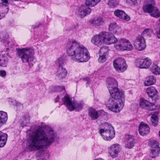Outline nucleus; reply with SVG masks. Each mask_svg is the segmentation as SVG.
<instances>
[{"instance_id": "4be33fe9", "label": "nucleus", "mask_w": 160, "mask_h": 160, "mask_svg": "<svg viewBox=\"0 0 160 160\" xmlns=\"http://www.w3.org/2000/svg\"><path fill=\"white\" fill-rule=\"evenodd\" d=\"M146 92L149 97L152 99L155 100L154 98L157 95L158 92L154 87L152 86L148 87L146 90Z\"/></svg>"}, {"instance_id": "4468645a", "label": "nucleus", "mask_w": 160, "mask_h": 160, "mask_svg": "<svg viewBox=\"0 0 160 160\" xmlns=\"http://www.w3.org/2000/svg\"><path fill=\"white\" fill-rule=\"evenodd\" d=\"M120 151L119 145L117 144H112L108 148V152L112 158L116 157Z\"/></svg>"}, {"instance_id": "9b49d317", "label": "nucleus", "mask_w": 160, "mask_h": 160, "mask_svg": "<svg viewBox=\"0 0 160 160\" xmlns=\"http://www.w3.org/2000/svg\"><path fill=\"white\" fill-rule=\"evenodd\" d=\"M62 101L63 104L67 107L69 111H71L74 110V102L72 101L71 99L68 95H66L65 96L62 98Z\"/></svg>"}, {"instance_id": "dca6fc26", "label": "nucleus", "mask_w": 160, "mask_h": 160, "mask_svg": "<svg viewBox=\"0 0 160 160\" xmlns=\"http://www.w3.org/2000/svg\"><path fill=\"white\" fill-rule=\"evenodd\" d=\"M89 7L86 5H83L80 7L78 10L79 14L81 17H84L91 13V10Z\"/></svg>"}, {"instance_id": "1a4fd4ad", "label": "nucleus", "mask_w": 160, "mask_h": 160, "mask_svg": "<svg viewBox=\"0 0 160 160\" xmlns=\"http://www.w3.org/2000/svg\"><path fill=\"white\" fill-rule=\"evenodd\" d=\"M134 45L136 48L139 51H142L146 47L144 38L141 36L138 37L134 41Z\"/></svg>"}, {"instance_id": "c03bdc74", "label": "nucleus", "mask_w": 160, "mask_h": 160, "mask_svg": "<svg viewBox=\"0 0 160 160\" xmlns=\"http://www.w3.org/2000/svg\"><path fill=\"white\" fill-rule=\"evenodd\" d=\"M6 72L4 70L0 71V76L2 77H5L6 75Z\"/></svg>"}, {"instance_id": "603ef678", "label": "nucleus", "mask_w": 160, "mask_h": 160, "mask_svg": "<svg viewBox=\"0 0 160 160\" xmlns=\"http://www.w3.org/2000/svg\"><path fill=\"white\" fill-rule=\"evenodd\" d=\"M159 135L160 137V131H159Z\"/></svg>"}, {"instance_id": "ddd939ff", "label": "nucleus", "mask_w": 160, "mask_h": 160, "mask_svg": "<svg viewBox=\"0 0 160 160\" xmlns=\"http://www.w3.org/2000/svg\"><path fill=\"white\" fill-rule=\"evenodd\" d=\"M136 143V140L132 135H128L127 136L125 141V147L131 149L134 147Z\"/></svg>"}, {"instance_id": "0eeeda50", "label": "nucleus", "mask_w": 160, "mask_h": 160, "mask_svg": "<svg viewBox=\"0 0 160 160\" xmlns=\"http://www.w3.org/2000/svg\"><path fill=\"white\" fill-rule=\"evenodd\" d=\"M101 32L103 43L111 44L114 43L116 41V38L112 34L109 32Z\"/></svg>"}, {"instance_id": "473e14b6", "label": "nucleus", "mask_w": 160, "mask_h": 160, "mask_svg": "<svg viewBox=\"0 0 160 160\" xmlns=\"http://www.w3.org/2000/svg\"><path fill=\"white\" fill-rule=\"evenodd\" d=\"M150 70L152 73L155 75L160 74V68L156 65H153Z\"/></svg>"}, {"instance_id": "c756f323", "label": "nucleus", "mask_w": 160, "mask_h": 160, "mask_svg": "<svg viewBox=\"0 0 160 160\" xmlns=\"http://www.w3.org/2000/svg\"><path fill=\"white\" fill-rule=\"evenodd\" d=\"M149 14L151 16L155 18L160 17V11L156 7L155 8H154L153 10Z\"/></svg>"}, {"instance_id": "09e8293b", "label": "nucleus", "mask_w": 160, "mask_h": 160, "mask_svg": "<svg viewBox=\"0 0 160 160\" xmlns=\"http://www.w3.org/2000/svg\"><path fill=\"white\" fill-rule=\"evenodd\" d=\"M133 4H135L137 2V0H131Z\"/></svg>"}, {"instance_id": "f3484780", "label": "nucleus", "mask_w": 160, "mask_h": 160, "mask_svg": "<svg viewBox=\"0 0 160 160\" xmlns=\"http://www.w3.org/2000/svg\"><path fill=\"white\" fill-rule=\"evenodd\" d=\"M114 15L119 18L123 19L126 21H129L130 18L123 10L119 9L116 10L114 12Z\"/></svg>"}, {"instance_id": "f8f14e48", "label": "nucleus", "mask_w": 160, "mask_h": 160, "mask_svg": "<svg viewBox=\"0 0 160 160\" xmlns=\"http://www.w3.org/2000/svg\"><path fill=\"white\" fill-rule=\"evenodd\" d=\"M145 4L143 7V11L145 12L150 13L153 10L155 6V2L154 0H145Z\"/></svg>"}, {"instance_id": "c85d7f7f", "label": "nucleus", "mask_w": 160, "mask_h": 160, "mask_svg": "<svg viewBox=\"0 0 160 160\" xmlns=\"http://www.w3.org/2000/svg\"><path fill=\"white\" fill-rule=\"evenodd\" d=\"M101 0H86L85 5L87 6L93 7L97 5Z\"/></svg>"}, {"instance_id": "a18cd8bd", "label": "nucleus", "mask_w": 160, "mask_h": 160, "mask_svg": "<svg viewBox=\"0 0 160 160\" xmlns=\"http://www.w3.org/2000/svg\"><path fill=\"white\" fill-rule=\"evenodd\" d=\"M157 35L158 37L159 38H160V27L158 30H157Z\"/></svg>"}, {"instance_id": "4c0bfd02", "label": "nucleus", "mask_w": 160, "mask_h": 160, "mask_svg": "<svg viewBox=\"0 0 160 160\" xmlns=\"http://www.w3.org/2000/svg\"><path fill=\"white\" fill-rule=\"evenodd\" d=\"M2 42L3 43L8 44L9 43L8 39V35L7 33H4L2 34Z\"/></svg>"}, {"instance_id": "ea45409f", "label": "nucleus", "mask_w": 160, "mask_h": 160, "mask_svg": "<svg viewBox=\"0 0 160 160\" xmlns=\"http://www.w3.org/2000/svg\"><path fill=\"white\" fill-rule=\"evenodd\" d=\"M56 63L58 65V67H62L64 63V59L63 57H60L56 61Z\"/></svg>"}, {"instance_id": "f03ea898", "label": "nucleus", "mask_w": 160, "mask_h": 160, "mask_svg": "<svg viewBox=\"0 0 160 160\" xmlns=\"http://www.w3.org/2000/svg\"><path fill=\"white\" fill-rule=\"evenodd\" d=\"M55 136L52 129L49 128L46 133L42 128L38 129L28 138L26 148L30 151L47 148L54 141Z\"/></svg>"}, {"instance_id": "c9c22d12", "label": "nucleus", "mask_w": 160, "mask_h": 160, "mask_svg": "<svg viewBox=\"0 0 160 160\" xmlns=\"http://www.w3.org/2000/svg\"><path fill=\"white\" fill-rule=\"evenodd\" d=\"M160 151L159 149L156 150L152 149L151 152L150 153V156L152 158H155L158 156L160 153Z\"/></svg>"}, {"instance_id": "bb28decb", "label": "nucleus", "mask_w": 160, "mask_h": 160, "mask_svg": "<svg viewBox=\"0 0 160 160\" xmlns=\"http://www.w3.org/2000/svg\"><path fill=\"white\" fill-rule=\"evenodd\" d=\"M8 115L7 113L2 111H0V126L1 123H4L7 120Z\"/></svg>"}, {"instance_id": "7ed1b4c3", "label": "nucleus", "mask_w": 160, "mask_h": 160, "mask_svg": "<svg viewBox=\"0 0 160 160\" xmlns=\"http://www.w3.org/2000/svg\"><path fill=\"white\" fill-rule=\"evenodd\" d=\"M67 53L72 57V59L78 62L88 61L90 58L87 49L75 40H72L67 43Z\"/></svg>"}, {"instance_id": "e433bc0d", "label": "nucleus", "mask_w": 160, "mask_h": 160, "mask_svg": "<svg viewBox=\"0 0 160 160\" xmlns=\"http://www.w3.org/2000/svg\"><path fill=\"white\" fill-rule=\"evenodd\" d=\"M108 50V48L107 47H102L100 48L99 50V54L106 56Z\"/></svg>"}, {"instance_id": "de8ad7c7", "label": "nucleus", "mask_w": 160, "mask_h": 160, "mask_svg": "<svg viewBox=\"0 0 160 160\" xmlns=\"http://www.w3.org/2000/svg\"><path fill=\"white\" fill-rule=\"evenodd\" d=\"M60 97L59 96H58L55 99V101L56 102L59 101Z\"/></svg>"}, {"instance_id": "20e7f679", "label": "nucleus", "mask_w": 160, "mask_h": 160, "mask_svg": "<svg viewBox=\"0 0 160 160\" xmlns=\"http://www.w3.org/2000/svg\"><path fill=\"white\" fill-rule=\"evenodd\" d=\"M34 50L28 48L20 49L18 51V54L23 63L28 62L29 66L31 67L36 62L34 57Z\"/></svg>"}, {"instance_id": "2f4dec72", "label": "nucleus", "mask_w": 160, "mask_h": 160, "mask_svg": "<svg viewBox=\"0 0 160 160\" xmlns=\"http://www.w3.org/2000/svg\"><path fill=\"white\" fill-rule=\"evenodd\" d=\"M119 3L118 0H108V4L109 8H113L116 7Z\"/></svg>"}, {"instance_id": "a211bd4d", "label": "nucleus", "mask_w": 160, "mask_h": 160, "mask_svg": "<svg viewBox=\"0 0 160 160\" xmlns=\"http://www.w3.org/2000/svg\"><path fill=\"white\" fill-rule=\"evenodd\" d=\"M67 74V71L65 68L62 67H58L56 72V75L59 80L64 78Z\"/></svg>"}, {"instance_id": "5701e85b", "label": "nucleus", "mask_w": 160, "mask_h": 160, "mask_svg": "<svg viewBox=\"0 0 160 160\" xmlns=\"http://www.w3.org/2000/svg\"><path fill=\"white\" fill-rule=\"evenodd\" d=\"M156 81V78L153 76H150L146 78L144 85L145 86H149L154 84Z\"/></svg>"}, {"instance_id": "49530a36", "label": "nucleus", "mask_w": 160, "mask_h": 160, "mask_svg": "<svg viewBox=\"0 0 160 160\" xmlns=\"http://www.w3.org/2000/svg\"><path fill=\"white\" fill-rule=\"evenodd\" d=\"M1 1L3 3H4L5 4H7L8 2V0H1Z\"/></svg>"}, {"instance_id": "864d4df0", "label": "nucleus", "mask_w": 160, "mask_h": 160, "mask_svg": "<svg viewBox=\"0 0 160 160\" xmlns=\"http://www.w3.org/2000/svg\"><path fill=\"white\" fill-rule=\"evenodd\" d=\"M2 54H0V58H1V56Z\"/></svg>"}, {"instance_id": "a878e982", "label": "nucleus", "mask_w": 160, "mask_h": 160, "mask_svg": "<svg viewBox=\"0 0 160 160\" xmlns=\"http://www.w3.org/2000/svg\"><path fill=\"white\" fill-rule=\"evenodd\" d=\"M92 22L93 25L98 26L104 23V20L101 17H96L92 19Z\"/></svg>"}, {"instance_id": "79ce46f5", "label": "nucleus", "mask_w": 160, "mask_h": 160, "mask_svg": "<svg viewBox=\"0 0 160 160\" xmlns=\"http://www.w3.org/2000/svg\"><path fill=\"white\" fill-rule=\"evenodd\" d=\"M99 57L98 59V61L100 63H103L105 62L106 58L105 55L99 54Z\"/></svg>"}, {"instance_id": "6ab92c4d", "label": "nucleus", "mask_w": 160, "mask_h": 160, "mask_svg": "<svg viewBox=\"0 0 160 160\" xmlns=\"http://www.w3.org/2000/svg\"><path fill=\"white\" fill-rule=\"evenodd\" d=\"M103 111L101 110L97 111L94 108H90L88 109V115L92 119L94 120L97 119Z\"/></svg>"}, {"instance_id": "b1692460", "label": "nucleus", "mask_w": 160, "mask_h": 160, "mask_svg": "<svg viewBox=\"0 0 160 160\" xmlns=\"http://www.w3.org/2000/svg\"><path fill=\"white\" fill-rule=\"evenodd\" d=\"M109 30L111 33L118 34L121 31V29L119 28L116 23H111L109 27Z\"/></svg>"}, {"instance_id": "412c9836", "label": "nucleus", "mask_w": 160, "mask_h": 160, "mask_svg": "<svg viewBox=\"0 0 160 160\" xmlns=\"http://www.w3.org/2000/svg\"><path fill=\"white\" fill-rule=\"evenodd\" d=\"M101 32L98 34L95 35L91 39V42L94 44L100 47L103 43Z\"/></svg>"}, {"instance_id": "3c124183", "label": "nucleus", "mask_w": 160, "mask_h": 160, "mask_svg": "<svg viewBox=\"0 0 160 160\" xmlns=\"http://www.w3.org/2000/svg\"><path fill=\"white\" fill-rule=\"evenodd\" d=\"M2 18V17L1 16V15L0 14V19H1Z\"/></svg>"}, {"instance_id": "393cba45", "label": "nucleus", "mask_w": 160, "mask_h": 160, "mask_svg": "<svg viewBox=\"0 0 160 160\" xmlns=\"http://www.w3.org/2000/svg\"><path fill=\"white\" fill-rule=\"evenodd\" d=\"M7 134L0 131V147H3L7 140Z\"/></svg>"}, {"instance_id": "2eb2a0df", "label": "nucleus", "mask_w": 160, "mask_h": 160, "mask_svg": "<svg viewBox=\"0 0 160 160\" xmlns=\"http://www.w3.org/2000/svg\"><path fill=\"white\" fill-rule=\"evenodd\" d=\"M150 128L148 125L143 122L140 123L139 127L140 134L144 136L149 132Z\"/></svg>"}, {"instance_id": "cd10ccee", "label": "nucleus", "mask_w": 160, "mask_h": 160, "mask_svg": "<svg viewBox=\"0 0 160 160\" xmlns=\"http://www.w3.org/2000/svg\"><path fill=\"white\" fill-rule=\"evenodd\" d=\"M8 62V58L2 55H1L0 58V66L6 67Z\"/></svg>"}, {"instance_id": "9d476101", "label": "nucleus", "mask_w": 160, "mask_h": 160, "mask_svg": "<svg viewBox=\"0 0 160 160\" xmlns=\"http://www.w3.org/2000/svg\"><path fill=\"white\" fill-rule=\"evenodd\" d=\"M152 63V60L149 58L144 59H138L136 60V66L140 68H148Z\"/></svg>"}, {"instance_id": "f257e3e1", "label": "nucleus", "mask_w": 160, "mask_h": 160, "mask_svg": "<svg viewBox=\"0 0 160 160\" xmlns=\"http://www.w3.org/2000/svg\"><path fill=\"white\" fill-rule=\"evenodd\" d=\"M106 85L111 95L106 102V107L115 112H119L124 106L125 96L124 92L119 90L116 80L109 77L106 81Z\"/></svg>"}, {"instance_id": "8fccbe9b", "label": "nucleus", "mask_w": 160, "mask_h": 160, "mask_svg": "<svg viewBox=\"0 0 160 160\" xmlns=\"http://www.w3.org/2000/svg\"><path fill=\"white\" fill-rule=\"evenodd\" d=\"M158 26H159V27H160V18L159 19V21H158Z\"/></svg>"}, {"instance_id": "f704fd0d", "label": "nucleus", "mask_w": 160, "mask_h": 160, "mask_svg": "<svg viewBox=\"0 0 160 160\" xmlns=\"http://www.w3.org/2000/svg\"><path fill=\"white\" fill-rule=\"evenodd\" d=\"M125 42H126V43H125V46L126 47L125 48H124L123 50H128V51H131L132 50L133 48V47L132 45L131 42L128 40L126 39V40Z\"/></svg>"}, {"instance_id": "37998d69", "label": "nucleus", "mask_w": 160, "mask_h": 160, "mask_svg": "<svg viewBox=\"0 0 160 160\" xmlns=\"http://www.w3.org/2000/svg\"><path fill=\"white\" fill-rule=\"evenodd\" d=\"M74 106H75L74 109H76L78 111L81 110L83 107V105L81 103H78L76 105L74 103Z\"/></svg>"}, {"instance_id": "423d86ee", "label": "nucleus", "mask_w": 160, "mask_h": 160, "mask_svg": "<svg viewBox=\"0 0 160 160\" xmlns=\"http://www.w3.org/2000/svg\"><path fill=\"white\" fill-rule=\"evenodd\" d=\"M113 65L116 71L119 72H123L127 69L125 60L122 58H119L114 60Z\"/></svg>"}, {"instance_id": "a19ab883", "label": "nucleus", "mask_w": 160, "mask_h": 160, "mask_svg": "<svg viewBox=\"0 0 160 160\" xmlns=\"http://www.w3.org/2000/svg\"><path fill=\"white\" fill-rule=\"evenodd\" d=\"M151 30L150 29L147 28L145 29L142 32V35L144 36H151Z\"/></svg>"}, {"instance_id": "aec40b11", "label": "nucleus", "mask_w": 160, "mask_h": 160, "mask_svg": "<svg viewBox=\"0 0 160 160\" xmlns=\"http://www.w3.org/2000/svg\"><path fill=\"white\" fill-rule=\"evenodd\" d=\"M126 39L125 38H121L120 39L118 40L116 38V41L114 43H113L114 47L118 50H123L124 48H125L124 45L126 43Z\"/></svg>"}, {"instance_id": "6e6552de", "label": "nucleus", "mask_w": 160, "mask_h": 160, "mask_svg": "<svg viewBox=\"0 0 160 160\" xmlns=\"http://www.w3.org/2000/svg\"><path fill=\"white\" fill-rule=\"evenodd\" d=\"M139 106L141 108H145L149 111L158 110L160 108L159 106L155 105L154 104L144 99L141 100Z\"/></svg>"}, {"instance_id": "7c9ffc66", "label": "nucleus", "mask_w": 160, "mask_h": 160, "mask_svg": "<svg viewBox=\"0 0 160 160\" xmlns=\"http://www.w3.org/2000/svg\"><path fill=\"white\" fill-rule=\"evenodd\" d=\"M149 144L150 145L152 149L156 150L159 149L160 151V148L159 147V143L156 140H152L150 142Z\"/></svg>"}, {"instance_id": "58836bf2", "label": "nucleus", "mask_w": 160, "mask_h": 160, "mask_svg": "<svg viewBox=\"0 0 160 160\" xmlns=\"http://www.w3.org/2000/svg\"><path fill=\"white\" fill-rule=\"evenodd\" d=\"M20 121L21 124L23 126H24L26 125L29 122V119L28 118H25L23 117L20 119Z\"/></svg>"}, {"instance_id": "72a5a7b5", "label": "nucleus", "mask_w": 160, "mask_h": 160, "mask_svg": "<svg viewBox=\"0 0 160 160\" xmlns=\"http://www.w3.org/2000/svg\"><path fill=\"white\" fill-rule=\"evenodd\" d=\"M158 113L153 114L151 117V121L152 124L154 126L157 125L158 123Z\"/></svg>"}, {"instance_id": "39448f33", "label": "nucleus", "mask_w": 160, "mask_h": 160, "mask_svg": "<svg viewBox=\"0 0 160 160\" xmlns=\"http://www.w3.org/2000/svg\"><path fill=\"white\" fill-rule=\"evenodd\" d=\"M103 126L104 128L100 129L99 133L104 140H110L115 136L114 128L110 124L106 122L104 123Z\"/></svg>"}]
</instances>
